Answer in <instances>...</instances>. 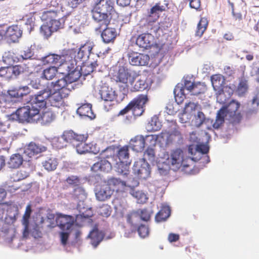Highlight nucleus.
<instances>
[{"instance_id": "nucleus-27", "label": "nucleus", "mask_w": 259, "mask_h": 259, "mask_svg": "<svg viewBox=\"0 0 259 259\" xmlns=\"http://www.w3.org/2000/svg\"><path fill=\"white\" fill-rule=\"evenodd\" d=\"M92 168L95 171L108 172L111 170L112 165L107 160L103 159L94 163Z\"/></svg>"}, {"instance_id": "nucleus-28", "label": "nucleus", "mask_w": 259, "mask_h": 259, "mask_svg": "<svg viewBox=\"0 0 259 259\" xmlns=\"http://www.w3.org/2000/svg\"><path fill=\"white\" fill-rule=\"evenodd\" d=\"M30 92V88L27 86L20 87L8 91L9 95L14 98H22L24 96H26Z\"/></svg>"}, {"instance_id": "nucleus-38", "label": "nucleus", "mask_w": 259, "mask_h": 259, "mask_svg": "<svg viewBox=\"0 0 259 259\" xmlns=\"http://www.w3.org/2000/svg\"><path fill=\"white\" fill-rule=\"evenodd\" d=\"M207 19L205 17L201 18L199 23L197 24L196 30L195 32V35L201 37L203 34L204 32L207 29L208 26Z\"/></svg>"}, {"instance_id": "nucleus-37", "label": "nucleus", "mask_w": 259, "mask_h": 259, "mask_svg": "<svg viewBox=\"0 0 259 259\" xmlns=\"http://www.w3.org/2000/svg\"><path fill=\"white\" fill-rule=\"evenodd\" d=\"M58 72V68L50 66L43 70L41 77L47 80H52L55 78Z\"/></svg>"}, {"instance_id": "nucleus-52", "label": "nucleus", "mask_w": 259, "mask_h": 259, "mask_svg": "<svg viewBox=\"0 0 259 259\" xmlns=\"http://www.w3.org/2000/svg\"><path fill=\"white\" fill-rule=\"evenodd\" d=\"M198 106V103L189 102L186 103L185 107L183 110V114H186L187 113H192L195 111Z\"/></svg>"}, {"instance_id": "nucleus-58", "label": "nucleus", "mask_w": 259, "mask_h": 259, "mask_svg": "<svg viewBox=\"0 0 259 259\" xmlns=\"http://www.w3.org/2000/svg\"><path fill=\"white\" fill-rule=\"evenodd\" d=\"M41 33L46 37H48L51 35L54 31L51 28V25H44L40 27Z\"/></svg>"}, {"instance_id": "nucleus-12", "label": "nucleus", "mask_w": 259, "mask_h": 259, "mask_svg": "<svg viewBox=\"0 0 259 259\" xmlns=\"http://www.w3.org/2000/svg\"><path fill=\"white\" fill-rule=\"evenodd\" d=\"M51 94V92L50 89L46 85V88L40 91L37 94L32 97L30 105L39 110L45 107L47 104V100L49 99V95Z\"/></svg>"}, {"instance_id": "nucleus-24", "label": "nucleus", "mask_w": 259, "mask_h": 259, "mask_svg": "<svg viewBox=\"0 0 259 259\" xmlns=\"http://www.w3.org/2000/svg\"><path fill=\"white\" fill-rule=\"evenodd\" d=\"M66 79L67 78L65 76V77L58 79L55 82L52 81L48 82L47 86L49 89H50L51 93L53 91L57 92V91L60 90V89L67 86H70L71 84L69 83L68 80Z\"/></svg>"}, {"instance_id": "nucleus-17", "label": "nucleus", "mask_w": 259, "mask_h": 259, "mask_svg": "<svg viewBox=\"0 0 259 259\" xmlns=\"http://www.w3.org/2000/svg\"><path fill=\"white\" fill-rule=\"evenodd\" d=\"M100 26L97 30H99L100 31L103 30L101 33V37L103 41L105 43L108 44L110 42H114L115 39L117 36V32L115 28L110 27H104L101 26V24L99 23Z\"/></svg>"}, {"instance_id": "nucleus-55", "label": "nucleus", "mask_w": 259, "mask_h": 259, "mask_svg": "<svg viewBox=\"0 0 259 259\" xmlns=\"http://www.w3.org/2000/svg\"><path fill=\"white\" fill-rule=\"evenodd\" d=\"M0 76L7 78H12L11 66L2 67L0 68Z\"/></svg>"}, {"instance_id": "nucleus-54", "label": "nucleus", "mask_w": 259, "mask_h": 259, "mask_svg": "<svg viewBox=\"0 0 259 259\" xmlns=\"http://www.w3.org/2000/svg\"><path fill=\"white\" fill-rule=\"evenodd\" d=\"M133 195L137 199L138 202L140 203H145L147 200L146 195L140 191L134 192Z\"/></svg>"}, {"instance_id": "nucleus-48", "label": "nucleus", "mask_w": 259, "mask_h": 259, "mask_svg": "<svg viewBox=\"0 0 259 259\" xmlns=\"http://www.w3.org/2000/svg\"><path fill=\"white\" fill-rule=\"evenodd\" d=\"M65 23V20L63 17H60V19H54L52 21L49 23L51 25V28L54 31H56L58 30L63 28Z\"/></svg>"}, {"instance_id": "nucleus-8", "label": "nucleus", "mask_w": 259, "mask_h": 259, "mask_svg": "<svg viewBox=\"0 0 259 259\" xmlns=\"http://www.w3.org/2000/svg\"><path fill=\"white\" fill-rule=\"evenodd\" d=\"M60 8V7L55 1H52L48 10L42 13L41 16V20L50 23L54 19L64 17V15Z\"/></svg>"}, {"instance_id": "nucleus-7", "label": "nucleus", "mask_w": 259, "mask_h": 259, "mask_svg": "<svg viewBox=\"0 0 259 259\" xmlns=\"http://www.w3.org/2000/svg\"><path fill=\"white\" fill-rule=\"evenodd\" d=\"M192 78L186 77L184 80V86L182 84H178L175 88L174 93L176 102L178 104H182L186 98L184 93V89L190 92L195 82L191 80Z\"/></svg>"}, {"instance_id": "nucleus-59", "label": "nucleus", "mask_w": 259, "mask_h": 259, "mask_svg": "<svg viewBox=\"0 0 259 259\" xmlns=\"http://www.w3.org/2000/svg\"><path fill=\"white\" fill-rule=\"evenodd\" d=\"M132 111L134 116H140L144 112L145 108L142 106L136 105L132 108Z\"/></svg>"}, {"instance_id": "nucleus-56", "label": "nucleus", "mask_w": 259, "mask_h": 259, "mask_svg": "<svg viewBox=\"0 0 259 259\" xmlns=\"http://www.w3.org/2000/svg\"><path fill=\"white\" fill-rule=\"evenodd\" d=\"M139 236L142 238H145L149 235V228L144 225L140 226L137 229Z\"/></svg>"}, {"instance_id": "nucleus-35", "label": "nucleus", "mask_w": 259, "mask_h": 259, "mask_svg": "<svg viewBox=\"0 0 259 259\" xmlns=\"http://www.w3.org/2000/svg\"><path fill=\"white\" fill-rule=\"evenodd\" d=\"M75 148L77 152L80 154L94 152L93 144H87L85 142H81L75 145Z\"/></svg>"}, {"instance_id": "nucleus-60", "label": "nucleus", "mask_w": 259, "mask_h": 259, "mask_svg": "<svg viewBox=\"0 0 259 259\" xmlns=\"http://www.w3.org/2000/svg\"><path fill=\"white\" fill-rule=\"evenodd\" d=\"M33 55V53L29 48H26L21 52V57L23 59H28L31 58Z\"/></svg>"}, {"instance_id": "nucleus-14", "label": "nucleus", "mask_w": 259, "mask_h": 259, "mask_svg": "<svg viewBox=\"0 0 259 259\" xmlns=\"http://www.w3.org/2000/svg\"><path fill=\"white\" fill-rule=\"evenodd\" d=\"M56 215V222L60 229L69 230L74 223V218L71 215L63 214L61 213H57Z\"/></svg>"}, {"instance_id": "nucleus-32", "label": "nucleus", "mask_w": 259, "mask_h": 259, "mask_svg": "<svg viewBox=\"0 0 259 259\" xmlns=\"http://www.w3.org/2000/svg\"><path fill=\"white\" fill-rule=\"evenodd\" d=\"M61 59V56L55 54H50L44 57H42L40 59L43 65H49V64H57L60 62Z\"/></svg>"}, {"instance_id": "nucleus-36", "label": "nucleus", "mask_w": 259, "mask_h": 259, "mask_svg": "<svg viewBox=\"0 0 259 259\" xmlns=\"http://www.w3.org/2000/svg\"><path fill=\"white\" fill-rule=\"evenodd\" d=\"M89 237L90 238L91 244L94 247H96L103 239L102 235L97 229L93 230L90 233Z\"/></svg>"}, {"instance_id": "nucleus-29", "label": "nucleus", "mask_w": 259, "mask_h": 259, "mask_svg": "<svg viewBox=\"0 0 259 259\" xmlns=\"http://www.w3.org/2000/svg\"><path fill=\"white\" fill-rule=\"evenodd\" d=\"M170 214V209L169 206L162 204L160 210L155 215V221L157 222L165 221Z\"/></svg>"}, {"instance_id": "nucleus-2", "label": "nucleus", "mask_w": 259, "mask_h": 259, "mask_svg": "<svg viewBox=\"0 0 259 259\" xmlns=\"http://www.w3.org/2000/svg\"><path fill=\"white\" fill-rule=\"evenodd\" d=\"M114 0H100L93 10L92 16L94 20L100 23L101 26H107L110 19L117 16L114 9Z\"/></svg>"}, {"instance_id": "nucleus-44", "label": "nucleus", "mask_w": 259, "mask_h": 259, "mask_svg": "<svg viewBox=\"0 0 259 259\" xmlns=\"http://www.w3.org/2000/svg\"><path fill=\"white\" fill-rule=\"evenodd\" d=\"M148 101L149 99L147 95L141 94L134 98L131 102L134 104V106L138 105L145 108V105Z\"/></svg>"}, {"instance_id": "nucleus-39", "label": "nucleus", "mask_w": 259, "mask_h": 259, "mask_svg": "<svg viewBox=\"0 0 259 259\" xmlns=\"http://www.w3.org/2000/svg\"><path fill=\"white\" fill-rule=\"evenodd\" d=\"M117 157L120 162L124 163L128 162L129 158L128 147L127 146L121 147L118 151Z\"/></svg>"}, {"instance_id": "nucleus-34", "label": "nucleus", "mask_w": 259, "mask_h": 259, "mask_svg": "<svg viewBox=\"0 0 259 259\" xmlns=\"http://www.w3.org/2000/svg\"><path fill=\"white\" fill-rule=\"evenodd\" d=\"M23 159L19 154H13L8 162V166L11 168H18L23 163Z\"/></svg>"}, {"instance_id": "nucleus-46", "label": "nucleus", "mask_w": 259, "mask_h": 259, "mask_svg": "<svg viewBox=\"0 0 259 259\" xmlns=\"http://www.w3.org/2000/svg\"><path fill=\"white\" fill-rule=\"evenodd\" d=\"M206 117L202 111H198L196 115L194 117L192 122L197 127H200L205 122Z\"/></svg>"}, {"instance_id": "nucleus-43", "label": "nucleus", "mask_w": 259, "mask_h": 259, "mask_svg": "<svg viewBox=\"0 0 259 259\" xmlns=\"http://www.w3.org/2000/svg\"><path fill=\"white\" fill-rule=\"evenodd\" d=\"M206 90V85L204 83L199 82L194 84L193 88L190 91L191 95L198 96L199 94H203Z\"/></svg>"}, {"instance_id": "nucleus-41", "label": "nucleus", "mask_w": 259, "mask_h": 259, "mask_svg": "<svg viewBox=\"0 0 259 259\" xmlns=\"http://www.w3.org/2000/svg\"><path fill=\"white\" fill-rule=\"evenodd\" d=\"M98 66L97 61L92 62L90 64H84L80 68L83 76H87L93 72Z\"/></svg>"}, {"instance_id": "nucleus-18", "label": "nucleus", "mask_w": 259, "mask_h": 259, "mask_svg": "<svg viewBox=\"0 0 259 259\" xmlns=\"http://www.w3.org/2000/svg\"><path fill=\"white\" fill-rule=\"evenodd\" d=\"M106 183L110 186L113 192H122L126 187V182L119 178L111 177L107 179Z\"/></svg>"}, {"instance_id": "nucleus-42", "label": "nucleus", "mask_w": 259, "mask_h": 259, "mask_svg": "<svg viewBox=\"0 0 259 259\" xmlns=\"http://www.w3.org/2000/svg\"><path fill=\"white\" fill-rule=\"evenodd\" d=\"M31 212V206L30 204H28L26 207V209L22 219V223L23 225L25 226L24 233L25 232H28L29 220L30 219Z\"/></svg>"}, {"instance_id": "nucleus-23", "label": "nucleus", "mask_w": 259, "mask_h": 259, "mask_svg": "<svg viewBox=\"0 0 259 259\" xmlns=\"http://www.w3.org/2000/svg\"><path fill=\"white\" fill-rule=\"evenodd\" d=\"M76 112L80 116L87 117L90 119L95 118V114L92 110V106L89 103H84L79 106Z\"/></svg>"}, {"instance_id": "nucleus-19", "label": "nucleus", "mask_w": 259, "mask_h": 259, "mask_svg": "<svg viewBox=\"0 0 259 259\" xmlns=\"http://www.w3.org/2000/svg\"><path fill=\"white\" fill-rule=\"evenodd\" d=\"M113 193V190L106 183L100 186L99 189L96 193V196L97 200L103 201L109 199Z\"/></svg>"}, {"instance_id": "nucleus-20", "label": "nucleus", "mask_w": 259, "mask_h": 259, "mask_svg": "<svg viewBox=\"0 0 259 259\" xmlns=\"http://www.w3.org/2000/svg\"><path fill=\"white\" fill-rule=\"evenodd\" d=\"M94 46L93 42L87 41L79 48L75 57L79 60L89 58Z\"/></svg>"}, {"instance_id": "nucleus-51", "label": "nucleus", "mask_w": 259, "mask_h": 259, "mask_svg": "<svg viewBox=\"0 0 259 259\" xmlns=\"http://www.w3.org/2000/svg\"><path fill=\"white\" fill-rule=\"evenodd\" d=\"M75 133L72 130L66 131L63 132L62 138L66 142L73 143L74 142Z\"/></svg>"}, {"instance_id": "nucleus-26", "label": "nucleus", "mask_w": 259, "mask_h": 259, "mask_svg": "<svg viewBox=\"0 0 259 259\" xmlns=\"http://www.w3.org/2000/svg\"><path fill=\"white\" fill-rule=\"evenodd\" d=\"M249 89L248 81L244 76L239 78V83L236 92L238 96H244L248 92Z\"/></svg>"}, {"instance_id": "nucleus-3", "label": "nucleus", "mask_w": 259, "mask_h": 259, "mask_svg": "<svg viewBox=\"0 0 259 259\" xmlns=\"http://www.w3.org/2000/svg\"><path fill=\"white\" fill-rule=\"evenodd\" d=\"M111 79L116 83L133 85L136 79L135 73L124 65H119L113 68L110 73Z\"/></svg>"}, {"instance_id": "nucleus-25", "label": "nucleus", "mask_w": 259, "mask_h": 259, "mask_svg": "<svg viewBox=\"0 0 259 259\" xmlns=\"http://www.w3.org/2000/svg\"><path fill=\"white\" fill-rule=\"evenodd\" d=\"M136 81L133 85H131L134 91H143L148 87V83L146 82L147 77L146 75H137L135 74Z\"/></svg>"}, {"instance_id": "nucleus-57", "label": "nucleus", "mask_w": 259, "mask_h": 259, "mask_svg": "<svg viewBox=\"0 0 259 259\" xmlns=\"http://www.w3.org/2000/svg\"><path fill=\"white\" fill-rule=\"evenodd\" d=\"M155 156V155L154 149L148 147L144 152L145 158L144 159L145 160L147 159L150 161H152L154 160Z\"/></svg>"}, {"instance_id": "nucleus-4", "label": "nucleus", "mask_w": 259, "mask_h": 259, "mask_svg": "<svg viewBox=\"0 0 259 259\" xmlns=\"http://www.w3.org/2000/svg\"><path fill=\"white\" fill-rule=\"evenodd\" d=\"M39 109L33 107V106L27 105L21 107L16 111L17 119L21 122H33L37 121L38 118Z\"/></svg>"}, {"instance_id": "nucleus-63", "label": "nucleus", "mask_w": 259, "mask_h": 259, "mask_svg": "<svg viewBox=\"0 0 259 259\" xmlns=\"http://www.w3.org/2000/svg\"><path fill=\"white\" fill-rule=\"evenodd\" d=\"M125 182H126V187L134 188L139 185V182L137 179L133 177H129Z\"/></svg>"}, {"instance_id": "nucleus-45", "label": "nucleus", "mask_w": 259, "mask_h": 259, "mask_svg": "<svg viewBox=\"0 0 259 259\" xmlns=\"http://www.w3.org/2000/svg\"><path fill=\"white\" fill-rule=\"evenodd\" d=\"M81 75L82 74L80 70L76 68L68 73L65 76L67 78L66 79L68 80L69 83L71 84L72 82L76 81L80 77Z\"/></svg>"}, {"instance_id": "nucleus-62", "label": "nucleus", "mask_w": 259, "mask_h": 259, "mask_svg": "<svg viewBox=\"0 0 259 259\" xmlns=\"http://www.w3.org/2000/svg\"><path fill=\"white\" fill-rule=\"evenodd\" d=\"M79 178L77 176H71L66 179V181L70 185L76 186L79 184Z\"/></svg>"}, {"instance_id": "nucleus-9", "label": "nucleus", "mask_w": 259, "mask_h": 259, "mask_svg": "<svg viewBox=\"0 0 259 259\" xmlns=\"http://www.w3.org/2000/svg\"><path fill=\"white\" fill-rule=\"evenodd\" d=\"M127 56L129 63L133 66H146L150 60L148 54L139 53L130 49Z\"/></svg>"}, {"instance_id": "nucleus-33", "label": "nucleus", "mask_w": 259, "mask_h": 259, "mask_svg": "<svg viewBox=\"0 0 259 259\" xmlns=\"http://www.w3.org/2000/svg\"><path fill=\"white\" fill-rule=\"evenodd\" d=\"M29 71V67H28L25 64H21L11 66V73L12 78L14 76H17L20 74L25 72L28 73Z\"/></svg>"}, {"instance_id": "nucleus-21", "label": "nucleus", "mask_w": 259, "mask_h": 259, "mask_svg": "<svg viewBox=\"0 0 259 259\" xmlns=\"http://www.w3.org/2000/svg\"><path fill=\"white\" fill-rule=\"evenodd\" d=\"M140 220V216L139 211H134L126 215V221L128 223H129L131 226V232H125L124 236L126 237H130L131 236V234L133 233H135L136 231L137 226L138 225V223Z\"/></svg>"}, {"instance_id": "nucleus-1", "label": "nucleus", "mask_w": 259, "mask_h": 259, "mask_svg": "<svg viewBox=\"0 0 259 259\" xmlns=\"http://www.w3.org/2000/svg\"><path fill=\"white\" fill-rule=\"evenodd\" d=\"M240 104L234 100H232L227 105L223 106L217 112L216 119L212 124L213 127L218 129L225 122V117L228 116V120L232 124H238L240 122L242 116L238 109Z\"/></svg>"}, {"instance_id": "nucleus-64", "label": "nucleus", "mask_w": 259, "mask_h": 259, "mask_svg": "<svg viewBox=\"0 0 259 259\" xmlns=\"http://www.w3.org/2000/svg\"><path fill=\"white\" fill-rule=\"evenodd\" d=\"M40 82V80L38 78H33L30 81V85L35 89H40L42 86Z\"/></svg>"}, {"instance_id": "nucleus-30", "label": "nucleus", "mask_w": 259, "mask_h": 259, "mask_svg": "<svg viewBox=\"0 0 259 259\" xmlns=\"http://www.w3.org/2000/svg\"><path fill=\"white\" fill-rule=\"evenodd\" d=\"M49 101L53 107H60L64 105V98L57 92L54 91L49 95Z\"/></svg>"}, {"instance_id": "nucleus-40", "label": "nucleus", "mask_w": 259, "mask_h": 259, "mask_svg": "<svg viewBox=\"0 0 259 259\" xmlns=\"http://www.w3.org/2000/svg\"><path fill=\"white\" fill-rule=\"evenodd\" d=\"M162 125L156 117L151 118L150 121L148 123L147 128L148 131L156 132L159 131L161 128Z\"/></svg>"}, {"instance_id": "nucleus-53", "label": "nucleus", "mask_w": 259, "mask_h": 259, "mask_svg": "<svg viewBox=\"0 0 259 259\" xmlns=\"http://www.w3.org/2000/svg\"><path fill=\"white\" fill-rule=\"evenodd\" d=\"M139 211L140 219L145 221H148L150 220L151 214L152 213L146 208L138 210Z\"/></svg>"}, {"instance_id": "nucleus-61", "label": "nucleus", "mask_w": 259, "mask_h": 259, "mask_svg": "<svg viewBox=\"0 0 259 259\" xmlns=\"http://www.w3.org/2000/svg\"><path fill=\"white\" fill-rule=\"evenodd\" d=\"M7 192L3 188L0 187V205H6L7 206H11V203L9 202H4V200L7 196Z\"/></svg>"}, {"instance_id": "nucleus-31", "label": "nucleus", "mask_w": 259, "mask_h": 259, "mask_svg": "<svg viewBox=\"0 0 259 259\" xmlns=\"http://www.w3.org/2000/svg\"><path fill=\"white\" fill-rule=\"evenodd\" d=\"M36 118H38L37 120L41 121V124L46 125L51 123L55 118V114L50 110H47L43 112L42 114L38 116H36Z\"/></svg>"}, {"instance_id": "nucleus-15", "label": "nucleus", "mask_w": 259, "mask_h": 259, "mask_svg": "<svg viewBox=\"0 0 259 259\" xmlns=\"http://www.w3.org/2000/svg\"><path fill=\"white\" fill-rule=\"evenodd\" d=\"M46 146L41 144L31 142L27 145L24 151V154L29 158L35 156L37 155L47 151Z\"/></svg>"}, {"instance_id": "nucleus-11", "label": "nucleus", "mask_w": 259, "mask_h": 259, "mask_svg": "<svg viewBox=\"0 0 259 259\" xmlns=\"http://www.w3.org/2000/svg\"><path fill=\"white\" fill-rule=\"evenodd\" d=\"M133 172L139 179L145 180L150 176V165L144 159H140L135 162Z\"/></svg>"}, {"instance_id": "nucleus-49", "label": "nucleus", "mask_w": 259, "mask_h": 259, "mask_svg": "<svg viewBox=\"0 0 259 259\" xmlns=\"http://www.w3.org/2000/svg\"><path fill=\"white\" fill-rule=\"evenodd\" d=\"M112 212L111 207L108 204H103L98 210L99 214L103 217H109Z\"/></svg>"}, {"instance_id": "nucleus-13", "label": "nucleus", "mask_w": 259, "mask_h": 259, "mask_svg": "<svg viewBox=\"0 0 259 259\" xmlns=\"http://www.w3.org/2000/svg\"><path fill=\"white\" fill-rule=\"evenodd\" d=\"M154 39V36L152 34L144 32L137 36L135 43L143 50H148L153 46Z\"/></svg>"}, {"instance_id": "nucleus-22", "label": "nucleus", "mask_w": 259, "mask_h": 259, "mask_svg": "<svg viewBox=\"0 0 259 259\" xmlns=\"http://www.w3.org/2000/svg\"><path fill=\"white\" fill-rule=\"evenodd\" d=\"M22 33V31L18 25H12L7 28L5 36L12 42H15L21 36Z\"/></svg>"}, {"instance_id": "nucleus-50", "label": "nucleus", "mask_w": 259, "mask_h": 259, "mask_svg": "<svg viewBox=\"0 0 259 259\" xmlns=\"http://www.w3.org/2000/svg\"><path fill=\"white\" fill-rule=\"evenodd\" d=\"M162 6H160L156 3L153 7H152L150 11L149 12V17H153L156 16L157 17H159L158 14L159 13L164 11V8H162Z\"/></svg>"}, {"instance_id": "nucleus-6", "label": "nucleus", "mask_w": 259, "mask_h": 259, "mask_svg": "<svg viewBox=\"0 0 259 259\" xmlns=\"http://www.w3.org/2000/svg\"><path fill=\"white\" fill-rule=\"evenodd\" d=\"M166 161L169 167L175 170L180 168L182 166L184 167L189 166L185 163L184 152L180 148L172 150Z\"/></svg>"}, {"instance_id": "nucleus-16", "label": "nucleus", "mask_w": 259, "mask_h": 259, "mask_svg": "<svg viewBox=\"0 0 259 259\" xmlns=\"http://www.w3.org/2000/svg\"><path fill=\"white\" fill-rule=\"evenodd\" d=\"M151 138L153 136H146L144 137L142 135H137L132 138L130 141V145L132 149L136 152H142L145 146V140L146 139Z\"/></svg>"}, {"instance_id": "nucleus-47", "label": "nucleus", "mask_w": 259, "mask_h": 259, "mask_svg": "<svg viewBox=\"0 0 259 259\" xmlns=\"http://www.w3.org/2000/svg\"><path fill=\"white\" fill-rule=\"evenodd\" d=\"M43 166L48 171L56 169L58 162L55 158H50L42 163Z\"/></svg>"}, {"instance_id": "nucleus-5", "label": "nucleus", "mask_w": 259, "mask_h": 259, "mask_svg": "<svg viewBox=\"0 0 259 259\" xmlns=\"http://www.w3.org/2000/svg\"><path fill=\"white\" fill-rule=\"evenodd\" d=\"M100 94L102 100L104 101V108L107 111L111 110L113 106L117 105V95L115 91L111 88L102 87L100 90Z\"/></svg>"}, {"instance_id": "nucleus-10", "label": "nucleus", "mask_w": 259, "mask_h": 259, "mask_svg": "<svg viewBox=\"0 0 259 259\" xmlns=\"http://www.w3.org/2000/svg\"><path fill=\"white\" fill-rule=\"evenodd\" d=\"M211 82L214 90L216 92L217 95V100L220 103H224L226 100H223L222 97L224 96V88L225 83V78L221 74H214L211 76Z\"/></svg>"}]
</instances>
